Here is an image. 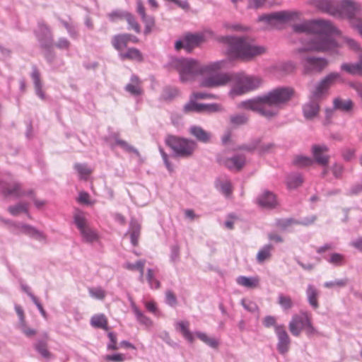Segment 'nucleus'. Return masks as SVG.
<instances>
[{
    "mask_svg": "<svg viewBox=\"0 0 362 362\" xmlns=\"http://www.w3.org/2000/svg\"><path fill=\"white\" fill-rule=\"evenodd\" d=\"M295 30L305 35L303 45L298 52L305 74L320 73L328 65V61L305 53L307 51L335 52L339 46L331 36L339 34L337 28L328 21L317 20L305 22L295 27Z\"/></svg>",
    "mask_w": 362,
    "mask_h": 362,
    "instance_id": "obj_1",
    "label": "nucleus"
},
{
    "mask_svg": "<svg viewBox=\"0 0 362 362\" xmlns=\"http://www.w3.org/2000/svg\"><path fill=\"white\" fill-rule=\"evenodd\" d=\"M293 93V89L291 88H276L262 97L243 101L238 105V107L272 117L277 115L280 106L287 103Z\"/></svg>",
    "mask_w": 362,
    "mask_h": 362,
    "instance_id": "obj_2",
    "label": "nucleus"
},
{
    "mask_svg": "<svg viewBox=\"0 0 362 362\" xmlns=\"http://www.w3.org/2000/svg\"><path fill=\"white\" fill-rule=\"evenodd\" d=\"M224 64L223 61H218L203 65L190 59H179L173 62V67L178 72L180 81L183 83L194 81L201 75L221 70Z\"/></svg>",
    "mask_w": 362,
    "mask_h": 362,
    "instance_id": "obj_3",
    "label": "nucleus"
},
{
    "mask_svg": "<svg viewBox=\"0 0 362 362\" xmlns=\"http://www.w3.org/2000/svg\"><path fill=\"white\" fill-rule=\"evenodd\" d=\"M218 41L227 47V54L232 59L248 60L266 52L264 47L254 45L250 40L246 37H220Z\"/></svg>",
    "mask_w": 362,
    "mask_h": 362,
    "instance_id": "obj_4",
    "label": "nucleus"
},
{
    "mask_svg": "<svg viewBox=\"0 0 362 362\" xmlns=\"http://www.w3.org/2000/svg\"><path fill=\"white\" fill-rule=\"evenodd\" d=\"M325 12L335 16L338 13L350 19L351 25L356 28L362 36V21L355 16L362 11V5L355 0H341L336 8L330 0H324L318 5Z\"/></svg>",
    "mask_w": 362,
    "mask_h": 362,
    "instance_id": "obj_5",
    "label": "nucleus"
},
{
    "mask_svg": "<svg viewBox=\"0 0 362 362\" xmlns=\"http://www.w3.org/2000/svg\"><path fill=\"white\" fill-rule=\"evenodd\" d=\"M233 82L230 94L233 96L240 95L248 91L258 88L261 83V78L252 76H248L243 73L232 74Z\"/></svg>",
    "mask_w": 362,
    "mask_h": 362,
    "instance_id": "obj_6",
    "label": "nucleus"
},
{
    "mask_svg": "<svg viewBox=\"0 0 362 362\" xmlns=\"http://www.w3.org/2000/svg\"><path fill=\"white\" fill-rule=\"evenodd\" d=\"M288 328L292 335L300 336L301 332L305 330L309 336L316 333V330L312 324L311 315L308 312H300L293 315L288 324Z\"/></svg>",
    "mask_w": 362,
    "mask_h": 362,
    "instance_id": "obj_7",
    "label": "nucleus"
},
{
    "mask_svg": "<svg viewBox=\"0 0 362 362\" xmlns=\"http://www.w3.org/2000/svg\"><path fill=\"white\" fill-rule=\"evenodd\" d=\"M166 144L179 156L189 157L197 148L195 141L182 139L175 136H168L165 139Z\"/></svg>",
    "mask_w": 362,
    "mask_h": 362,
    "instance_id": "obj_8",
    "label": "nucleus"
},
{
    "mask_svg": "<svg viewBox=\"0 0 362 362\" xmlns=\"http://www.w3.org/2000/svg\"><path fill=\"white\" fill-rule=\"evenodd\" d=\"M298 13L291 11H281L269 15L259 16V21L266 23L265 28H278L281 24L297 18Z\"/></svg>",
    "mask_w": 362,
    "mask_h": 362,
    "instance_id": "obj_9",
    "label": "nucleus"
},
{
    "mask_svg": "<svg viewBox=\"0 0 362 362\" xmlns=\"http://www.w3.org/2000/svg\"><path fill=\"white\" fill-rule=\"evenodd\" d=\"M74 223L77 228L79 230L80 234L84 242L91 243L98 240L99 235L98 232L90 226L87 219L82 212H76L74 214Z\"/></svg>",
    "mask_w": 362,
    "mask_h": 362,
    "instance_id": "obj_10",
    "label": "nucleus"
},
{
    "mask_svg": "<svg viewBox=\"0 0 362 362\" xmlns=\"http://www.w3.org/2000/svg\"><path fill=\"white\" fill-rule=\"evenodd\" d=\"M214 71L211 74L201 75L199 86L202 88H214L226 86L233 79V75L228 73H217Z\"/></svg>",
    "mask_w": 362,
    "mask_h": 362,
    "instance_id": "obj_11",
    "label": "nucleus"
},
{
    "mask_svg": "<svg viewBox=\"0 0 362 362\" xmlns=\"http://www.w3.org/2000/svg\"><path fill=\"white\" fill-rule=\"evenodd\" d=\"M206 41L203 33H187L182 40L175 42V47L177 50L183 48L190 52L194 48L199 46Z\"/></svg>",
    "mask_w": 362,
    "mask_h": 362,
    "instance_id": "obj_12",
    "label": "nucleus"
},
{
    "mask_svg": "<svg viewBox=\"0 0 362 362\" xmlns=\"http://www.w3.org/2000/svg\"><path fill=\"white\" fill-rule=\"evenodd\" d=\"M341 78L339 73L332 72L327 74L315 87L313 91L314 98H322L328 92L329 88L333 86L337 81Z\"/></svg>",
    "mask_w": 362,
    "mask_h": 362,
    "instance_id": "obj_13",
    "label": "nucleus"
},
{
    "mask_svg": "<svg viewBox=\"0 0 362 362\" xmlns=\"http://www.w3.org/2000/svg\"><path fill=\"white\" fill-rule=\"evenodd\" d=\"M0 187L2 194L7 196L20 197L25 194L21 185L10 177H4L0 180Z\"/></svg>",
    "mask_w": 362,
    "mask_h": 362,
    "instance_id": "obj_14",
    "label": "nucleus"
},
{
    "mask_svg": "<svg viewBox=\"0 0 362 362\" xmlns=\"http://www.w3.org/2000/svg\"><path fill=\"white\" fill-rule=\"evenodd\" d=\"M275 333L278 337L277 349L279 351L284 354L289 349L291 340L283 325L275 327Z\"/></svg>",
    "mask_w": 362,
    "mask_h": 362,
    "instance_id": "obj_15",
    "label": "nucleus"
},
{
    "mask_svg": "<svg viewBox=\"0 0 362 362\" xmlns=\"http://www.w3.org/2000/svg\"><path fill=\"white\" fill-rule=\"evenodd\" d=\"M322 98H314L313 93L310 95V100L303 107V112L306 119H313L319 114L320 107L319 105V101Z\"/></svg>",
    "mask_w": 362,
    "mask_h": 362,
    "instance_id": "obj_16",
    "label": "nucleus"
},
{
    "mask_svg": "<svg viewBox=\"0 0 362 362\" xmlns=\"http://www.w3.org/2000/svg\"><path fill=\"white\" fill-rule=\"evenodd\" d=\"M257 204L262 208L271 209L279 206V201L275 194L265 190L257 198Z\"/></svg>",
    "mask_w": 362,
    "mask_h": 362,
    "instance_id": "obj_17",
    "label": "nucleus"
},
{
    "mask_svg": "<svg viewBox=\"0 0 362 362\" xmlns=\"http://www.w3.org/2000/svg\"><path fill=\"white\" fill-rule=\"evenodd\" d=\"M219 163L230 170L240 171L245 164V158L243 156H235L231 158H222Z\"/></svg>",
    "mask_w": 362,
    "mask_h": 362,
    "instance_id": "obj_18",
    "label": "nucleus"
},
{
    "mask_svg": "<svg viewBox=\"0 0 362 362\" xmlns=\"http://www.w3.org/2000/svg\"><path fill=\"white\" fill-rule=\"evenodd\" d=\"M328 149L325 146H314L313 147V153L316 162L326 166L329 163V156L326 154Z\"/></svg>",
    "mask_w": 362,
    "mask_h": 362,
    "instance_id": "obj_19",
    "label": "nucleus"
},
{
    "mask_svg": "<svg viewBox=\"0 0 362 362\" xmlns=\"http://www.w3.org/2000/svg\"><path fill=\"white\" fill-rule=\"evenodd\" d=\"M119 54L122 60L127 59L136 62H141L144 60L142 53L139 49L135 47L128 48L127 50L121 52Z\"/></svg>",
    "mask_w": 362,
    "mask_h": 362,
    "instance_id": "obj_20",
    "label": "nucleus"
},
{
    "mask_svg": "<svg viewBox=\"0 0 362 362\" xmlns=\"http://www.w3.org/2000/svg\"><path fill=\"white\" fill-rule=\"evenodd\" d=\"M14 228L17 233H23L37 239L43 238L42 234L31 226L23 223H16Z\"/></svg>",
    "mask_w": 362,
    "mask_h": 362,
    "instance_id": "obj_21",
    "label": "nucleus"
},
{
    "mask_svg": "<svg viewBox=\"0 0 362 362\" xmlns=\"http://www.w3.org/2000/svg\"><path fill=\"white\" fill-rule=\"evenodd\" d=\"M125 90L132 95H140L143 93L141 81L136 76H132L130 83L127 84Z\"/></svg>",
    "mask_w": 362,
    "mask_h": 362,
    "instance_id": "obj_22",
    "label": "nucleus"
},
{
    "mask_svg": "<svg viewBox=\"0 0 362 362\" xmlns=\"http://www.w3.org/2000/svg\"><path fill=\"white\" fill-rule=\"evenodd\" d=\"M129 42L128 34H119L112 37L111 43L113 47L119 53L124 52V49L127 47Z\"/></svg>",
    "mask_w": 362,
    "mask_h": 362,
    "instance_id": "obj_23",
    "label": "nucleus"
},
{
    "mask_svg": "<svg viewBox=\"0 0 362 362\" xmlns=\"http://www.w3.org/2000/svg\"><path fill=\"white\" fill-rule=\"evenodd\" d=\"M189 132L201 142L207 143L210 141L211 134L200 127L193 126L190 128Z\"/></svg>",
    "mask_w": 362,
    "mask_h": 362,
    "instance_id": "obj_24",
    "label": "nucleus"
},
{
    "mask_svg": "<svg viewBox=\"0 0 362 362\" xmlns=\"http://www.w3.org/2000/svg\"><path fill=\"white\" fill-rule=\"evenodd\" d=\"M308 300L309 304L314 308L317 309L319 308L318 296L319 291L313 285H308L306 291Z\"/></svg>",
    "mask_w": 362,
    "mask_h": 362,
    "instance_id": "obj_25",
    "label": "nucleus"
},
{
    "mask_svg": "<svg viewBox=\"0 0 362 362\" xmlns=\"http://www.w3.org/2000/svg\"><path fill=\"white\" fill-rule=\"evenodd\" d=\"M341 69L352 75L362 74V57H360L358 63L341 64Z\"/></svg>",
    "mask_w": 362,
    "mask_h": 362,
    "instance_id": "obj_26",
    "label": "nucleus"
},
{
    "mask_svg": "<svg viewBox=\"0 0 362 362\" xmlns=\"http://www.w3.org/2000/svg\"><path fill=\"white\" fill-rule=\"evenodd\" d=\"M237 283L248 288H255L259 286V279L258 277H247L240 276L236 280Z\"/></svg>",
    "mask_w": 362,
    "mask_h": 362,
    "instance_id": "obj_27",
    "label": "nucleus"
},
{
    "mask_svg": "<svg viewBox=\"0 0 362 362\" xmlns=\"http://www.w3.org/2000/svg\"><path fill=\"white\" fill-rule=\"evenodd\" d=\"M141 225L136 222H132L128 233L130 235L131 243L134 246H137L141 234Z\"/></svg>",
    "mask_w": 362,
    "mask_h": 362,
    "instance_id": "obj_28",
    "label": "nucleus"
},
{
    "mask_svg": "<svg viewBox=\"0 0 362 362\" xmlns=\"http://www.w3.org/2000/svg\"><path fill=\"white\" fill-rule=\"evenodd\" d=\"M189 323L187 321H180L176 324V329H178L183 337L189 342L194 341L193 334L189 330Z\"/></svg>",
    "mask_w": 362,
    "mask_h": 362,
    "instance_id": "obj_29",
    "label": "nucleus"
},
{
    "mask_svg": "<svg viewBox=\"0 0 362 362\" xmlns=\"http://www.w3.org/2000/svg\"><path fill=\"white\" fill-rule=\"evenodd\" d=\"M183 111L185 113L203 112V104L196 103V100L189 96V101L183 107Z\"/></svg>",
    "mask_w": 362,
    "mask_h": 362,
    "instance_id": "obj_30",
    "label": "nucleus"
},
{
    "mask_svg": "<svg viewBox=\"0 0 362 362\" xmlns=\"http://www.w3.org/2000/svg\"><path fill=\"white\" fill-rule=\"evenodd\" d=\"M90 324L94 327L107 329V320L103 314L93 316L90 320Z\"/></svg>",
    "mask_w": 362,
    "mask_h": 362,
    "instance_id": "obj_31",
    "label": "nucleus"
},
{
    "mask_svg": "<svg viewBox=\"0 0 362 362\" xmlns=\"http://www.w3.org/2000/svg\"><path fill=\"white\" fill-rule=\"evenodd\" d=\"M156 272L148 269L146 274V280L151 288L158 289L160 287V282L156 279Z\"/></svg>",
    "mask_w": 362,
    "mask_h": 362,
    "instance_id": "obj_32",
    "label": "nucleus"
},
{
    "mask_svg": "<svg viewBox=\"0 0 362 362\" xmlns=\"http://www.w3.org/2000/svg\"><path fill=\"white\" fill-rule=\"evenodd\" d=\"M145 260H139L136 263H127L125 268L128 270L135 271L137 270L140 273V281H144V272L145 267Z\"/></svg>",
    "mask_w": 362,
    "mask_h": 362,
    "instance_id": "obj_33",
    "label": "nucleus"
},
{
    "mask_svg": "<svg viewBox=\"0 0 362 362\" xmlns=\"http://www.w3.org/2000/svg\"><path fill=\"white\" fill-rule=\"evenodd\" d=\"M353 103L350 100H341L336 98L334 100V107L336 110H339L344 112H348L351 110Z\"/></svg>",
    "mask_w": 362,
    "mask_h": 362,
    "instance_id": "obj_34",
    "label": "nucleus"
},
{
    "mask_svg": "<svg viewBox=\"0 0 362 362\" xmlns=\"http://www.w3.org/2000/svg\"><path fill=\"white\" fill-rule=\"evenodd\" d=\"M272 249L273 247L270 245H265L264 247H262L257 255V259L258 262L262 263L265 260L270 259Z\"/></svg>",
    "mask_w": 362,
    "mask_h": 362,
    "instance_id": "obj_35",
    "label": "nucleus"
},
{
    "mask_svg": "<svg viewBox=\"0 0 362 362\" xmlns=\"http://www.w3.org/2000/svg\"><path fill=\"white\" fill-rule=\"evenodd\" d=\"M179 94V90L175 88H165L161 93L160 98L164 101H170L176 98Z\"/></svg>",
    "mask_w": 362,
    "mask_h": 362,
    "instance_id": "obj_36",
    "label": "nucleus"
},
{
    "mask_svg": "<svg viewBox=\"0 0 362 362\" xmlns=\"http://www.w3.org/2000/svg\"><path fill=\"white\" fill-rule=\"evenodd\" d=\"M74 168L78 173L81 179L87 180L88 176L92 173V170L85 164L76 163Z\"/></svg>",
    "mask_w": 362,
    "mask_h": 362,
    "instance_id": "obj_37",
    "label": "nucleus"
},
{
    "mask_svg": "<svg viewBox=\"0 0 362 362\" xmlns=\"http://www.w3.org/2000/svg\"><path fill=\"white\" fill-rule=\"evenodd\" d=\"M8 210L13 216H17L21 213H28V204L26 203H19L16 206H9Z\"/></svg>",
    "mask_w": 362,
    "mask_h": 362,
    "instance_id": "obj_38",
    "label": "nucleus"
},
{
    "mask_svg": "<svg viewBox=\"0 0 362 362\" xmlns=\"http://www.w3.org/2000/svg\"><path fill=\"white\" fill-rule=\"evenodd\" d=\"M36 36L40 41L43 40V37H51L52 34L49 27L43 23H39V31L36 32Z\"/></svg>",
    "mask_w": 362,
    "mask_h": 362,
    "instance_id": "obj_39",
    "label": "nucleus"
},
{
    "mask_svg": "<svg viewBox=\"0 0 362 362\" xmlns=\"http://www.w3.org/2000/svg\"><path fill=\"white\" fill-rule=\"evenodd\" d=\"M90 296L95 299L103 300L106 296V292L101 287H91L88 288Z\"/></svg>",
    "mask_w": 362,
    "mask_h": 362,
    "instance_id": "obj_40",
    "label": "nucleus"
},
{
    "mask_svg": "<svg viewBox=\"0 0 362 362\" xmlns=\"http://www.w3.org/2000/svg\"><path fill=\"white\" fill-rule=\"evenodd\" d=\"M248 120L245 115H233L230 117V122L233 127H238L245 124Z\"/></svg>",
    "mask_w": 362,
    "mask_h": 362,
    "instance_id": "obj_41",
    "label": "nucleus"
},
{
    "mask_svg": "<svg viewBox=\"0 0 362 362\" xmlns=\"http://www.w3.org/2000/svg\"><path fill=\"white\" fill-rule=\"evenodd\" d=\"M35 349L41 354V356L46 358L51 357V354L47 349V345L45 341H40L35 344Z\"/></svg>",
    "mask_w": 362,
    "mask_h": 362,
    "instance_id": "obj_42",
    "label": "nucleus"
},
{
    "mask_svg": "<svg viewBox=\"0 0 362 362\" xmlns=\"http://www.w3.org/2000/svg\"><path fill=\"white\" fill-rule=\"evenodd\" d=\"M127 13L128 12L117 10L111 13H109L107 14V17L109 18L110 21L115 23L119 21L125 19L126 15H127Z\"/></svg>",
    "mask_w": 362,
    "mask_h": 362,
    "instance_id": "obj_43",
    "label": "nucleus"
},
{
    "mask_svg": "<svg viewBox=\"0 0 362 362\" xmlns=\"http://www.w3.org/2000/svg\"><path fill=\"white\" fill-rule=\"evenodd\" d=\"M303 183V179L300 175H291L287 179V185L289 188H296Z\"/></svg>",
    "mask_w": 362,
    "mask_h": 362,
    "instance_id": "obj_44",
    "label": "nucleus"
},
{
    "mask_svg": "<svg viewBox=\"0 0 362 362\" xmlns=\"http://www.w3.org/2000/svg\"><path fill=\"white\" fill-rule=\"evenodd\" d=\"M134 312L136 316V319L138 321H139L141 323L146 325V326H151L152 325V321L145 316L140 310L137 307L133 308Z\"/></svg>",
    "mask_w": 362,
    "mask_h": 362,
    "instance_id": "obj_45",
    "label": "nucleus"
},
{
    "mask_svg": "<svg viewBox=\"0 0 362 362\" xmlns=\"http://www.w3.org/2000/svg\"><path fill=\"white\" fill-rule=\"evenodd\" d=\"M294 163L300 167H307L311 165L313 160L309 157L298 156L295 158Z\"/></svg>",
    "mask_w": 362,
    "mask_h": 362,
    "instance_id": "obj_46",
    "label": "nucleus"
},
{
    "mask_svg": "<svg viewBox=\"0 0 362 362\" xmlns=\"http://www.w3.org/2000/svg\"><path fill=\"white\" fill-rule=\"evenodd\" d=\"M125 20L129 25V29L134 30L136 33L141 32V28L139 24L136 21L134 17L129 13L126 15Z\"/></svg>",
    "mask_w": 362,
    "mask_h": 362,
    "instance_id": "obj_47",
    "label": "nucleus"
},
{
    "mask_svg": "<svg viewBox=\"0 0 362 362\" xmlns=\"http://www.w3.org/2000/svg\"><path fill=\"white\" fill-rule=\"evenodd\" d=\"M279 305L286 310L290 309L293 306V302L291 298L288 296L279 295Z\"/></svg>",
    "mask_w": 362,
    "mask_h": 362,
    "instance_id": "obj_48",
    "label": "nucleus"
},
{
    "mask_svg": "<svg viewBox=\"0 0 362 362\" xmlns=\"http://www.w3.org/2000/svg\"><path fill=\"white\" fill-rule=\"evenodd\" d=\"M197 337L211 347H216L218 345L217 341L212 338L209 337L205 333L197 332L196 333Z\"/></svg>",
    "mask_w": 362,
    "mask_h": 362,
    "instance_id": "obj_49",
    "label": "nucleus"
},
{
    "mask_svg": "<svg viewBox=\"0 0 362 362\" xmlns=\"http://www.w3.org/2000/svg\"><path fill=\"white\" fill-rule=\"evenodd\" d=\"M142 20L145 23L144 34L147 35L150 33L154 28L155 21L153 18L147 16L143 18Z\"/></svg>",
    "mask_w": 362,
    "mask_h": 362,
    "instance_id": "obj_50",
    "label": "nucleus"
},
{
    "mask_svg": "<svg viewBox=\"0 0 362 362\" xmlns=\"http://www.w3.org/2000/svg\"><path fill=\"white\" fill-rule=\"evenodd\" d=\"M334 41L337 43H338L339 45L336 49V50L338 48L341 47L343 44H346L350 48L355 49V50H357L359 49V45H358V43L356 41H354V40L348 38V37L343 38V40L341 42H337L336 40H334Z\"/></svg>",
    "mask_w": 362,
    "mask_h": 362,
    "instance_id": "obj_51",
    "label": "nucleus"
},
{
    "mask_svg": "<svg viewBox=\"0 0 362 362\" xmlns=\"http://www.w3.org/2000/svg\"><path fill=\"white\" fill-rule=\"evenodd\" d=\"M222 110V106L217 103L203 104V112H216Z\"/></svg>",
    "mask_w": 362,
    "mask_h": 362,
    "instance_id": "obj_52",
    "label": "nucleus"
},
{
    "mask_svg": "<svg viewBox=\"0 0 362 362\" xmlns=\"http://www.w3.org/2000/svg\"><path fill=\"white\" fill-rule=\"evenodd\" d=\"M220 188L221 192L227 197L230 196L233 192L231 183L228 180L221 182Z\"/></svg>",
    "mask_w": 362,
    "mask_h": 362,
    "instance_id": "obj_53",
    "label": "nucleus"
},
{
    "mask_svg": "<svg viewBox=\"0 0 362 362\" xmlns=\"http://www.w3.org/2000/svg\"><path fill=\"white\" fill-rule=\"evenodd\" d=\"M241 304L244 307L245 309L251 312V313H255L258 311V306L257 304L252 301L247 300L245 299L242 300Z\"/></svg>",
    "mask_w": 362,
    "mask_h": 362,
    "instance_id": "obj_54",
    "label": "nucleus"
},
{
    "mask_svg": "<svg viewBox=\"0 0 362 362\" xmlns=\"http://www.w3.org/2000/svg\"><path fill=\"white\" fill-rule=\"evenodd\" d=\"M296 221L292 218L287 219H279L276 221V226L282 230L286 229V228L291 226L294 224Z\"/></svg>",
    "mask_w": 362,
    "mask_h": 362,
    "instance_id": "obj_55",
    "label": "nucleus"
},
{
    "mask_svg": "<svg viewBox=\"0 0 362 362\" xmlns=\"http://www.w3.org/2000/svg\"><path fill=\"white\" fill-rule=\"evenodd\" d=\"M190 96L194 100H203V99H210V98H216V96L213 94H208L202 92H193Z\"/></svg>",
    "mask_w": 362,
    "mask_h": 362,
    "instance_id": "obj_56",
    "label": "nucleus"
},
{
    "mask_svg": "<svg viewBox=\"0 0 362 362\" xmlns=\"http://www.w3.org/2000/svg\"><path fill=\"white\" fill-rule=\"evenodd\" d=\"M165 298L166 302L169 305L175 306L177 305V298L172 291L168 290L165 292Z\"/></svg>",
    "mask_w": 362,
    "mask_h": 362,
    "instance_id": "obj_57",
    "label": "nucleus"
},
{
    "mask_svg": "<svg viewBox=\"0 0 362 362\" xmlns=\"http://www.w3.org/2000/svg\"><path fill=\"white\" fill-rule=\"evenodd\" d=\"M262 322H263L264 326L267 328L271 327H275L276 326H279L278 325H276V317L274 316H271V315L266 316L263 319Z\"/></svg>",
    "mask_w": 362,
    "mask_h": 362,
    "instance_id": "obj_58",
    "label": "nucleus"
},
{
    "mask_svg": "<svg viewBox=\"0 0 362 362\" xmlns=\"http://www.w3.org/2000/svg\"><path fill=\"white\" fill-rule=\"evenodd\" d=\"M104 358L107 361L123 362L124 361V356L122 354H114V355H106L104 357Z\"/></svg>",
    "mask_w": 362,
    "mask_h": 362,
    "instance_id": "obj_59",
    "label": "nucleus"
},
{
    "mask_svg": "<svg viewBox=\"0 0 362 362\" xmlns=\"http://www.w3.org/2000/svg\"><path fill=\"white\" fill-rule=\"evenodd\" d=\"M344 257L338 253H333L330 256L329 262L335 265L342 264Z\"/></svg>",
    "mask_w": 362,
    "mask_h": 362,
    "instance_id": "obj_60",
    "label": "nucleus"
},
{
    "mask_svg": "<svg viewBox=\"0 0 362 362\" xmlns=\"http://www.w3.org/2000/svg\"><path fill=\"white\" fill-rule=\"evenodd\" d=\"M31 76L34 81L35 88H37L38 89H40V85H41L40 75L39 71L36 69H33Z\"/></svg>",
    "mask_w": 362,
    "mask_h": 362,
    "instance_id": "obj_61",
    "label": "nucleus"
},
{
    "mask_svg": "<svg viewBox=\"0 0 362 362\" xmlns=\"http://www.w3.org/2000/svg\"><path fill=\"white\" fill-rule=\"evenodd\" d=\"M224 27L226 28L227 30L230 31H240L245 30V28H243L242 25L239 24L225 23Z\"/></svg>",
    "mask_w": 362,
    "mask_h": 362,
    "instance_id": "obj_62",
    "label": "nucleus"
},
{
    "mask_svg": "<svg viewBox=\"0 0 362 362\" xmlns=\"http://www.w3.org/2000/svg\"><path fill=\"white\" fill-rule=\"evenodd\" d=\"M116 144L126 151H132L133 148L125 141L117 139Z\"/></svg>",
    "mask_w": 362,
    "mask_h": 362,
    "instance_id": "obj_63",
    "label": "nucleus"
},
{
    "mask_svg": "<svg viewBox=\"0 0 362 362\" xmlns=\"http://www.w3.org/2000/svg\"><path fill=\"white\" fill-rule=\"evenodd\" d=\"M146 308L151 313L156 314L157 313V306L155 302L149 301L145 303Z\"/></svg>",
    "mask_w": 362,
    "mask_h": 362,
    "instance_id": "obj_64",
    "label": "nucleus"
}]
</instances>
